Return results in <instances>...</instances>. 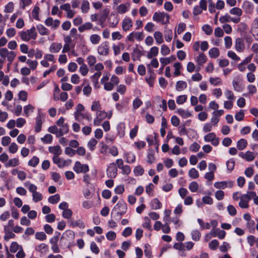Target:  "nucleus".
<instances>
[{
  "instance_id": "f257e3e1",
  "label": "nucleus",
  "mask_w": 258,
  "mask_h": 258,
  "mask_svg": "<svg viewBox=\"0 0 258 258\" xmlns=\"http://www.w3.org/2000/svg\"><path fill=\"white\" fill-rule=\"evenodd\" d=\"M127 211V205L124 201H119L114 207L112 212H116V214L119 216V218H121V216L124 214Z\"/></svg>"
},
{
  "instance_id": "f03ea898",
  "label": "nucleus",
  "mask_w": 258,
  "mask_h": 258,
  "mask_svg": "<svg viewBox=\"0 0 258 258\" xmlns=\"http://www.w3.org/2000/svg\"><path fill=\"white\" fill-rule=\"evenodd\" d=\"M73 169L77 173H85L89 171V168L88 165L82 164L79 161H77L75 162Z\"/></svg>"
},
{
  "instance_id": "7ed1b4c3",
  "label": "nucleus",
  "mask_w": 258,
  "mask_h": 258,
  "mask_svg": "<svg viewBox=\"0 0 258 258\" xmlns=\"http://www.w3.org/2000/svg\"><path fill=\"white\" fill-rule=\"evenodd\" d=\"M107 117V113L105 111L99 110L96 113V117L94 119V125L98 126L101 122Z\"/></svg>"
},
{
  "instance_id": "20e7f679",
  "label": "nucleus",
  "mask_w": 258,
  "mask_h": 258,
  "mask_svg": "<svg viewBox=\"0 0 258 258\" xmlns=\"http://www.w3.org/2000/svg\"><path fill=\"white\" fill-rule=\"evenodd\" d=\"M98 53L101 55L106 56L109 52V45L107 41L102 42L97 48Z\"/></svg>"
},
{
  "instance_id": "39448f33",
  "label": "nucleus",
  "mask_w": 258,
  "mask_h": 258,
  "mask_svg": "<svg viewBox=\"0 0 258 258\" xmlns=\"http://www.w3.org/2000/svg\"><path fill=\"white\" fill-rule=\"evenodd\" d=\"M204 140L207 142H211V144L217 146L219 144V139L214 133H209L204 137Z\"/></svg>"
},
{
  "instance_id": "423d86ee",
  "label": "nucleus",
  "mask_w": 258,
  "mask_h": 258,
  "mask_svg": "<svg viewBox=\"0 0 258 258\" xmlns=\"http://www.w3.org/2000/svg\"><path fill=\"white\" fill-rule=\"evenodd\" d=\"M58 156H53L52 159L53 163L57 164L58 167L62 168L68 166L71 164L72 162L71 160L69 159L64 160L59 158Z\"/></svg>"
},
{
  "instance_id": "0eeeda50",
  "label": "nucleus",
  "mask_w": 258,
  "mask_h": 258,
  "mask_svg": "<svg viewBox=\"0 0 258 258\" xmlns=\"http://www.w3.org/2000/svg\"><path fill=\"white\" fill-rule=\"evenodd\" d=\"M45 24L48 27H51L52 29L55 30L58 27L60 22L58 20H54L51 17L46 19L44 22Z\"/></svg>"
},
{
  "instance_id": "6e6552de",
  "label": "nucleus",
  "mask_w": 258,
  "mask_h": 258,
  "mask_svg": "<svg viewBox=\"0 0 258 258\" xmlns=\"http://www.w3.org/2000/svg\"><path fill=\"white\" fill-rule=\"evenodd\" d=\"M117 168L114 163L109 164L107 169V174L108 177L114 178L116 176L117 173Z\"/></svg>"
},
{
  "instance_id": "1a4fd4ad",
  "label": "nucleus",
  "mask_w": 258,
  "mask_h": 258,
  "mask_svg": "<svg viewBox=\"0 0 258 258\" xmlns=\"http://www.w3.org/2000/svg\"><path fill=\"white\" fill-rule=\"evenodd\" d=\"M240 18H232L228 14H226L224 16H221L219 18V21L221 23L229 22H233L234 23H238L240 22Z\"/></svg>"
},
{
  "instance_id": "9d476101",
  "label": "nucleus",
  "mask_w": 258,
  "mask_h": 258,
  "mask_svg": "<svg viewBox=\"0 0 258 258\" xmlns=\"http://www.w3.org/2000/svg\"><path fill=\"white\" fill-rule=\"evenodd\" d=\"M242 79L238 77L233 79L232 81V85L234 88V90L237 92H241L243 88V87L241 83Z\"/></svg>"
},
{
  "instance_id": "9b49d317",
  "label": "nucleus",
  "mask_w": 258,
  "mask_h": 258,
  "mask_svg": "<svg viewBox=\"0 0 258 258\" xmlns=\"http://www.w3.org/2000/svg\"><path fill=\"white\" fill-rule=\"evenodd\" d=\"M239 156L242 158L245 159L248 162L253 160L255 157V154L250 151H247L245 153L240 152L239 154Z\"/></svg>"
},
{
  "instance_id": "f8f14e48",
  "label": "nucleus",
  "mask_w": 258,
  "mask_h": 258,
  "mask_svg": "<svg viewBox=\"0 0 258 258\" xmlns=\"http://www.w3.org/2000/svg\"><path fill=\"white\" fill-rule=\"evenodd\" d=\"M133 26V22L131 18L125 17L122 21V28L123 31L129 30Z\"/></svg>"
},
{
  "instance_id": "ddd939ff",
  "label": "nucleus",
  "mask_w": 258,
  "mask_h": 258,
  "mask_svg": "<svg viewBox=\"0 0 258 258\" xmlns=\"http://www.w3.org/2000/svg\"><path fill=\"white\" fill-rule=\"evenodd\" d=\"M235 48L238 52H242L245 48V44L243 40L240 38H237L235 41Z\"/></svg>"
},
{
  "instance_id": "4468645a",
  "label": "nucleus",
  "mask_w": 258,
  "mask_h": 258,
  "mask_svg": "<svg viewBox=\"0 0 258 258\" xmlns=\"http://www.w3.org/2000/svg\"><path fill=\"white\" fill-rule=\"evenodd\" d=\"M44 120L43 114H39L36 118V123L35 126V131L37 133L40 132L41 130L42 123Z\"/></svg>"
},
{
  "instance_id": "2eb2a0df",
  "label": "nucleus",
  "mask_w": 258,
  "mask_h": 258,
  "mask_svg": "<svg viewBox=\"0 0 258 258\" xmlns=\"http://www.w3.org/2000/svg\"><path fill=\"white\" fill-rule=\"evenodd\" d=\"M4 239L5 241H8L10 239L14 238L16 236L11 229L8 227V226L4 227Z\"/></svg>"
},
{
  "instance_id": "dca6fc26",
  "label": "nucleus",
  "mask_w": 258,
  "mask_h": 258,
  "mask_svg": "<svg viewBox=\"0 0 258 258\" xmlns=\"http://www.w3.org/2000/svg\"><path fill=\"white\" fill-rule=\"evenodd\" d=\"M249 198L247 196H244V195H243L240 197V202H239L238 204L239 206L241 208H248L249 207Z\"/></svg>"
},
{
  "instance_id": "f3484780",
  "label": "nucleus",
  "mask_w": 258,
  "mask_h": 258,
  "mask_svg": "<svg viewBox=\"0 0 258 258\" xmlns=\"http://www.w3.org/2000/svg\"><path fill=\"white\" fill-rule=\"evenodd\" d=\"M35 249L36 251L42 254H45L48 251V247L45 243H41L37 245L35 247Z\"/></svg>"
},
{
  "instance_id": "a211bd4d",
  "label": "nucleus",
  "mask_w": 258,
  "mask_h": 258,
  "mask_svg": "<svg viewBox=\"0 0 258 258\" xmlns=\"http://www.w3.org/2000/svg\"><path fill=\"white\" fill-rule=\"evenodd\" d=\"M62 48V44L60 43L53 42L49 46V51L51 53H57Z\"/></svg>"
},
{
  "instance_id": "6ab92c4d",
  "label": "nucleus",
  "mask_w": 258,
  "mask_h": 258,
  "mask_svg": "<svg viewBox=\"0 0 258 258\" xmlns=\"http://www.w3.org/2000/svg\"><path fill=\"white\" fill-rule=\"evenodd\" d=\"M129 7V4H122L116 7V10L118 14H123L125 13L128 10Z\"/></svg>"
},
{
  "instance_id": "aec40b11",
  "label": "nucleus",
  "mask_w": 258,
  "mask_h": 258,
  "mask_svg": "<svg viewBox=\"0 0 258 258\" xmlns=\"http://www.w3.org/2000/svg\"><path fill=\"white\" fill-rule=\"evenodd\" d=\"M24 186L27 187L29 192L32 193L37 191V187L36 185L31 183L29 181H27L24 183Z\"/></svg>"
},
{
  "instance_id": "412c9836",
  "label": "nucleus",
  "mask_w": 258,
  "mask_h": 258,
  "mask_svg": "<svg viewBox=\"0 0 258 258\" xmlns=\"http://www.w3.org/2000/svg\"><path fill=\"white\" fill-rule=\"evenodd\" d=\"M93 24L90 22H86L78 28V30L80 32H84L86 30H89L93 28Z\"/></svg>"
},
{
  "instance_id": "4be33fe9",
  "label": "nucleus",
  "mask_w": 258,
  "mask_h": 258,
  "mask_svg": "<svg viewBox=\"0 0 258 258\" xmlns=\"http://www.w3.org/2000/svg\"><path fill=\"white\" fill-rule=\"evenodd\" d=\"M207 57L203 53H201L196 58V61L199 66H203L207 61Z\"/></svg>"
},
{
  "instance_id": "5701e85b",
  "label": "nucleus",
  "mask_w": 258,
  "mask_h": 258,
  "mask_svg": "<svg viewBox=\"0 0 258 258\" xmlns=\"http://www.w3.org/2000/svg\"><path fill=\"white\" fill-rule=\"evenodd\" d=\"M165 14L160 12H155L153 16V20L155 21H163L165 18Z\"/></svg>"
},
{
  "instance_id": "b1692460",
  "label": "nucleus",
  "mask_w": 258,
  "mask_h": 258,
  "mask_svg": "<svg viewBox=\"0 0 258 258\" xmlns=\"http://www.w3.org/2000/svg\"><path fill=\"white\" fill-rule=\"evenodd\" d=\"M28 34L29 39H36L37 37V32L35 27H32L30 29L26 31Z\"/></svg>"
},
{
  "instance_id": "393cba45",
  "label": "nucleus",
  "mask_w": 258,
  "mask_h": 258,
  "mask_svg": "<svg viewBox=\"0 0 258 258\" xmlns=\"http://www.w3.org/2000/svg\"><path fill=\"white\" fill-rule=\"evenodd\" d=\"M158 54V48L156 46L152 47L149 52L147 54V57L149 59H151L152 57L156 56Z\"/></svg>"
},
{
  "instance_id": "a878e982",
  "label": "nucleus",
  "mask_w": 258,
  "mask_h": 258,
  "mask_svg": "<svg viewBox=\"0 0 258 258\" xmlns=\"http://www.w3.org/2000/svg\"><path fill=\"white\" fill-rule=\"evenodd\" d=\"M172 31L171 29L166 28L164 31V35L166 41L170 42L172 39Z\"/></svg>"
},
{
  "instance_id": "bb28decb",
  "label": "nucleus",
  "mask_w": 258,
  "mask_h": 258,
  "mask_svg": "<svg viewBox=\"0 0 258 258\" xmlns=\"http://www.w3.org/2000/svg\"><path fill=\"white\" fill-rule=\"evenodd\" d=\"M154 37L157 44H161L163 42V34L160 31H155Z\"/></svg>"
},
{
  "instance_id": "cd10ccee",
  "label": "nucleus",
  "mask_w": 258,
  "mask_h": 258,
  "mask_svg": "<svg viewBox=\"0 0 258 258\" xmlns=\"http://www.w3.org/2000/svg\"><path fill=\"white\" fill-rule=\"evenodd\" d=\"M49 151L50 153L54 154V156H59L61 154L60 147L59 146L50 147Z\"/></svg>"
},
{
  "instance_id": "c85d7f7f",
  "label": "nucleus",
  "mask_w": 258,
  "mask_h": 258,
  "mask_svg": "<svg viewBox=\"0 0 258 258\" xmlns=\"http://www.w3.org/2000/svg\"><path fill=\"white\" fill-rule=\"evenodd\" d=\"M187 87V83L183 81H177L176 85V89L178 91H181Z\"/></svg>"
},
{
  "instance_id": "c756f323",
  "label": "nucleus",
  "mask_w": 258,
  "mask_h": 258,
  "mask_svg": "<svg viewBox=\"0 0 258 258\" xmlns=\"http://www.w3.org/2000/svg\"><path fill=\"white\" fill-rule=\"evenodd\" d=\"M19 164V161L18 158H15L9 160L7 163H5V166L8 167H15Z\"/></svg>"
},
{
  "instance_id": "7c9ffc66",
  "label": "nucleus",
  "mask_w": 258,
  "mask_h": 258,
  "mask_svg": "<svg viewBox=\"0 0 258 258\" xmlns=\"http://www.w3.org/2000/svg\"><path fill=\"white\" fill-rule=\"evenodd\" d=\"M71 225L73 227H78L80 228H84L85 227V224L81 220L71 221Z\"/></svg>"
},
{
  "instance_id": "2f4dec72",
  "label": "nucleus",
  "mask_w": 258,
  "mask_h": 258,
  "mask_svg": "<svg viewBox=\"0 0 258 258\" xmlns=\"http://www.w3.org/2000/svg\"><path fill=\"white\" fill-rule=\"evenodd\" d=\"M151 206L153 209L157 210L161 208L162 204L158 199L155 198L152 201Z\"/></svg>"
},
{
  "instance_id": "473e14b6",
  "label": "nucleus",
  "mask_w": 258,
  "mask_h": 258,
  "mask_svg": "<svg viewBox=\"0 0 258 258\" xmlns=\"http://www.w3.org/2000/svg\"><path fill=\"white\" fill-rule=\"evenodd\" d=\"M247 145V142L245 139H240L237 143V147L239 150H242L245 148Z\"/></svg>"
},
{
  "instance_id": "72a5a7b5",
  "label": "nucleus",
  "mask_w": 258,
  "mask_h": 258,
  "mask_svg": "<svg viewBox=\"0 0 258 258\" xmlns=\"http://www.w3.org/2000/svg\"><path fill=\"white\" fill-rule=\"evenodd\" d=\"M37 29L41 35H45L49 34L48 29L42 25L39 24L37 25Z\"/></svg>"
},
{
  "instance_id": "f704fd0d",
  "label": "nucleus",
  "mask_w": 258,
  "mask_h": 258,
  "mask_svg": "<svg viewBox=\"0 0 258 258\" xmlns=\"http://www.w3.org/2000/svg\"><path fill=\"white\" fill-rule=\"evenodd\" d=\"M101 40L100 36L98 34H92L90 36V41L92 44L96 45L99 43Z\"/></svg>"
},
{
  "instance_id": "c9c22d12",
  "label": "nucleus",
  "mask_w": 258,
  "mask_h": 258,
  "mask_svg": "<svg viewBox=\"0 0 258 258\" xmlns=\"http://www.w3.org/2000/svg\"><path fill=\"white\" fill-rule=\"evenodd\" d=\"M209 54L211 57L215 58L219 56L220 51L217 48L214 47L210 49Z\"/></svg>"
},
{
  "instance_id": "e433bc0d",
  "label": "nucleus",
  "mask_w": 258,
  "mask_h": 258,
  "mask_svg": "<svg viewBox=\"0 0 258 258\" xmlns=\"http://www.w3.org/2000/svg\"><path fill=\"white\" fill-rule=\"evenodd\" d=\"M90 9V4L88 1L83 0L82 6L81 11L84 14H86L89 12Z\"/></svg>"
},
{
  "instance_id": "4c0bfd02",
  "label": "nucleus",
  "mask_w": 258,
  "mask_h": 258,
  "mask_svg": "<svg viewBox=\"0 0 258 258\" xmlns=\"http://www.w3.org/2000/svg\"><path fill=\"white\" fill-rule=\"evenodd\" d=\"M229 12L231 15L237 16L238 17L237 18H240L242 14L241 9L237 7H234L231 9Z\"/></svg>"
},
{
  "instance_id": "58836bf2",
  "label": "nucleus",
  "mask_w": 258,
  "mask_h": 258,
  "mask_svg": "<svg viewBox=\"0 0 258 258\" xmlns=\"http://www.w3.org/2000/svg\"><path fill=\"white\" fill-rule=\"evenodd\" d=\"M61 128L59 130L58 133H57V137H61L64 134H67L69 132V125L67 124H65L61 126Z\"/></svg>"
},
{
  "instance_id": "ea45409f",
  "label": "nucleus",
  "mask_w": 258,
  "mask_h": 258,
  "mask_svg": "<svg viewBox=\"0 0 258 258\" xmlns=\"http://www.w3.org/2000/svg\"><path fill=\"white\" fill-rule=\"evenodd\" d=\"M60 196L57 194L49 197L48 200L50 203L55 204L60 201Z\"/></svg>"
},
{
  "instance_id": "a19ab883",
  "label": "nucleus",
  "mask_w": 258,
  "mask_h": 258,
  "mask_svg": "<svg viewBox=\"0 0 258 258\" xmlns=\"http://www.w3.org/2000/svg\"><path fill=\"white\" fill-rule=\"evenodd\" d=\"M32 195L33 201L35 203L41 201L43 199L42 195L41 193L37 192V191H35L34 193H32Z\"/></svg>"
},
{
  "instance_id": "79ce46f5",
  "label": "nucleus",
  "mask_w": 258,
  "mask_h": 258,
  "mask_svg": "<svg viewBox=\"0 0 258 258\" xmlns=\"http://www.w3.org/2000/svg\"><path fill=\"white\" fill-rule=\"evenodd\" d=\"M189 176L192 179H196L199 177V173L195 168L190 169L188 172Z\"/></svg>"
},
{
  "instance_id": "37998d69",
  "label": "nucleus",
  "mask_w": 258,
  "mask_h": 258,
  "mask_svg": "<svg viewBox=\"0 0 258 258\" xmlns=\"http://www.w3.org/2000/svg\"><path fill=\"white\" fill-rule=\"evenodd\" d=\"M125 157L126 158V162L128 163H133L135 161L136 156L135 154L132 153H127L125 154Z\"/></svg>"
},
{
  "instance_id": "c03bdc74",
  "label": "nucleus",
  "mask_w": 258,
  "mask_h": 258,
  "mask_svg": "<svg viewBox=\"0 0 258 258\" xmlns=\"http://www.w3.org/2000/svg\"><path fill=\"white\" fill-rule=\"evenodd\" d=\"M177 112L178 113V114H179L182 117L185 118H187L191 115V114L189 113V111L183 109H179L177 111Z\"/></svg>"
},
{
  "instance_id": "a18cd8bd",
  "label": "nucleus",
  "mask_w": 258,
  "mask_h": 258,
  "mask_svg": "<svg viewBox=\"0 0 258 258\" xmlns=\"http://www.w3.org/2000/svg\"><path fill=\"white\" fill-rule=\"evenodd\" d=\"M134 172L136 176H141L144 173V169L141 166L138 165L135 168Z\"/></svg>"
},
{
  "instance_id": "49530a36",
  "label": "nucleus",
  "mask_w": 258,
  "mask_h": 258,
  "mask_svg": "<svg viewBox=\"0 0 258 258\" xmlns=\"http://www.w3.org/2000/svg\"><path fill=\"white\" fill-rule=\"evenodd\" d=\"M34 107L31 104H28L24 107V112L27 116L34 111Z\"/></svg>"
},
{
  "instance_id": "de8ad7c7",
  "label": "nucleus",
  "mask_w": 258,
  "mask_h": 258,
  "mask_svg": "<svg viewBox=\"0 0 258 258\" xmlns=\"http://www.w3.org/2000/svg\"><path fill=\"white\" fill-rule=\"evenodd\" d=\"M52 139L53 137L51 135L46 134L44 137L41 138V140L44 144H50Z\"/></svg>"
},
{
  "instance_id": "09e8293b",
  "label": "nucleus",
  "mask_w": 258,
  "mask_h": 258,
  "mask_svg": "<svg viewBox=\"0 0 258 258\" xmlns=\"http://www.w3.org/2000/svg\"><path fill=\"white\" fill-rule=\"evenodd\" d=\"M173 67H174V68L175 69V71H174V75L175 76H178L180 75V70L182 68L181 64L180 62H176V63H175L174 64Z\"/></svg>"
},
{
  "instance_id": "8fccbe9b",
  "label": "nucleus",
  "mask_w": 258,
  "mask_h": 258,
  "mask_svg": "<svg viewBox=\"0 0 258 258\" xmlns=\"http://www.w3.org/2000/svg\"><path fill=\"white\" fill-rule=\"evenodd\" d=\"M188 188L189 190L192 192H195L198 191L199 188V184L196 181H192L189 184Z\"/></svg>"
},
{
  "instance_id": "3c124183",
  "label": "nucleus",
  "mask_w": 258,
  "mask_h": 258,
  "mask_svg": "<svg viewBox=\"0 0 258 258\" xmlns=\"http://www.w3.org/2000/svg\"><path fill=\"white\" fill-rule=\"evenodd\" d=\"M39 159L36 156H34L28 162V165L32 167L36 166L39 163Z\"/></svg>"
},
{
  "instance_id": "603ef678",
  "label": "nucleus",
  "mask_w": 258,
  "mask_h": 258,
  "mask_svg": "<svg viewBox=\"0 0 258 258\" xmlns=\"http://www.w3.org/2000/svg\"><path fill=\"white\" fill-rule=\"evenodd\" d=\"M97 144V141L96 139L92 138L88 142L87 145L90 150L93 151Z\"/></svg>"
},
{
  "instance_id": "864d4df0",
  "label": "nucleus",
  "mask_w": 258,
  "mask_h": 258,
  "mask_svg": "<svg viewBox=\"0 0 258 258\" xmlns=\"http://www.w3.org/2000/svg\"><path fill=\"white\" fill-rule=\"evenodd\" d=\"M227 209L228 214L231 216H235L237 213L236 209L233 205H228L227 206Z\"/></svg>"
},
{
  "instance_id": "5fc2aeb1",
  "label": "nucleus",
  "mask_w": 258,
  "mask_h": 258,
  "mask_svg": "<svg viewBox=\"0 0 258 258\" xmlns=\"http://www.w3.org/2000/svg\"><path fill=\"white\" fill-rule=\"evenodd\" d=\"M225 95L227 99H228L229 101H234L235 97L232 91L229 90H226L225 92Z\"/></svg>"
},
{
  "instance_id": "6e6d98bb",
  "label": "nucleus",
  "mask_w": 258,
  "mask_h": 258,
  "mask_svg": "<svg viewBox=\"0 0 258 258\" xmlns=\"http://www.w3.org/2000/svg\"><path fill=\"white\" fill-rule=\"evenodd\" d=\"M202 30L208 35H211L213 32L212 28L208 24L204 25L202 27Z\"/></svg>"
},
{
  "instance_id": "4d7b16f0",
  "label": "nucleus",
  "mask_w": 258,
  "mask_h": 258,
  "mask_svg": "<svg viewBox=\"0 0 258 258\" xmlns=\"http://www.w3.org/2000/svg\"><path fill=\"white\" fill-rule=\"evenodd\" d=\"M26 63L32 70H35L38 65V62L36 60H32L31 59H28L26 61Z\"/></svg>"
},
{
  "instance_id": "13d9d810",
  "label": "nucleus",
  "mask_w": 258,
  "mask_h": 258,
  "mask_svg": "<svg viewBox=\"0 0 258 258\" xmlns=\"http://www.w3.org/2000/svg\"><path fill=\"white\" fill-rule=\"evenodd\" d=\"M219 244V243L218 241L216 239H214L209 243V246L211 249L216 250L218 248Z\"/></svg>"
},
{
  "instance_id": "bf43d9fd",
  "label": "nucleus",
  "mask_w": 258,
  "mask_h": 258,
  "mask_svg": "<svg viewBox=\"0 0 258 258\" xmlns=\"http://www.w3.org/2000/svg\"><path fill=\"white\" fill-rule=\"evenodd\" d=\"M32 3L31 0H20V6L22 9H25V8Z\"/></svg>"
},
{
  "instance_id": "052dcab7",
  "label": "nucleus",
  "mask_w": 258,
  "mask_h": 258,
  "mask_svg": "<svg viewBox=\"0 0 258 258\" xmlns=\"http://www.w3.org/2000/svg\"><path fill=\"white\" fill-rule=\"evenodd\" d=\"M73 215L72 211L70 209L65 210L62 212V217L65 219H70Z\"/></svg>"
},
{
  "instance_id": "680f3d73",
  "label": "nucleus",
  "mask_w": 258,
  "mask_h": 258,
  "mask_svg": "<svg viewBox=\"0 0 258 258\" xmlns=\"http://www.w3.org/2000/svg\"><path fill=\"white\" fill-rule=\"evenodd\" d=\"M87 59L88 63L90 67L94 66L97 61L96 57L93 55L88 56Z\"/></svg>"
},
{
  "instance_id": "e2e57ef3",
  "label": "nucleus",
  "mask_w": 258,
  "mask_h": 258,
  "mask_svg": "<svg viewBox=\"0 0 258 258\" xmlns=\"http://www.w3.org/2000/svg\"><path fill=\"white\" fill-rule=\"evenodd\" d=\"M46 235L43 232H37L35 233V238L39 240H44L46 239Z\"/></svg>"
},
{
  "instance_id": "0e129e2a",
  "label": "nucleus",
  "mask_w": 258,
  "mask_h": 258,
  "mask_svg": "<svg viewBox=\"0 0 258 258\" xmlns=\"http://www.w3.org/2000/svg\"><path fill=\"white\" fill-rule=\"evenodd\" d=\"M170 52V50L167 45L163 44L161 46V53L163 55H168Z\"/></svg>"
},
{
  "instance_id": "69168bd1",
  "label": "nucleus",
  "mask_w": 258,
  "mask_h": 258,
  "mask_svg": "<svg viewBox=\"0 0 258 258\" xmlns=\"http://www.w3.org/2000/svg\"><path fill=\"white\" fill-rule=\"evenodd\" d=\"M244 116V110H240L239 112L236 113L235 115V119L237 121H241L243 119Z\"/></svg>"
},
{
  "instance_id": "338daca9",
  "label": "nucleus",
  "mask_w": 258,
  "mask_h": 258,
  "mask_svg": "<svg viewBox=\"0 0 258 258\" xmlns=\"http://www.w3.org/2000/svg\"><path fill=\"white\" fill-rule=\"evenodd\" d=\"M209 82L210 83L214 86L218 85L219 84H220L221 83V79L218 78H213L211 77L209 79Z\"/></svg>"
},
{
  "instance_id": "774afa93",
  "label": "nucleus",
  "mask_w": 258,
  "mask_h": 258,
  "mask_svg": "<svg viewBox=\"0 0 258 258\" xmlns=\"http://www.w3.org/2000/svg\"><path fill=\"white\" fill-rule=\"evenodd\" d=\"M187 100V96L186 95H183L178 96L176 98V102L178 104H182Z\"/></svg>"
}]
</instances>
